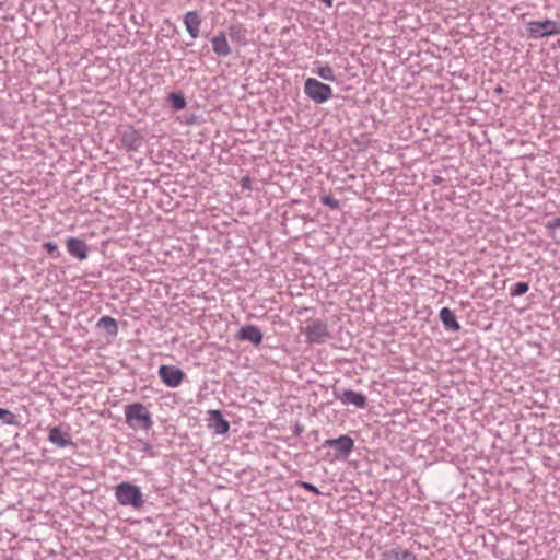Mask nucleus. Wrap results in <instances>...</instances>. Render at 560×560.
Listing matches in <instances>:
<instances>
[{"label":"nucleus","instance_id":"cd10ccee","mask_svg":"<svg viewBox=\"0 0 560 560\" xmlns=\"http://www.w3.org/2000/svg\"><path fill=\"white\" fill-rule=\"evenodd\" d=\"M242 186H243L244 188H249V186H250V179H249L248 177H244V178L242 179Z\"/></svg>","mask_w":560,"mask_h":560},{"label":"nucleus","instance_id":"0eeeda50","mask_svg":"<svg viewBox=\"0 0 560 560\" xmlns=\"http://www.w3.org/2000/svg\"><path fill=\"white\" fill-rule=\"evenodd\" d=\"M159 375L161 380L164 382V384L173 388L177 387L184 378L183 371L173 365L160 366Z\"/></svg>","mask_w":560,"mask_h":560},{"label":"nucleus","instance_id":"aec40b11","mask_svg":"<svg viewBox=\"0 0 560 560\" xmlns=\"http://www.w3.org/2000/svg\"><path fill=\"white\" fill-rule=\"evenodd\" d=\"M97 325L104 327L108 331V334H110L112 336H116L118 332V326H117L116 319H114L109 316H103L98 320Z\"/></svg>","mask_w":560,"mask_h":560},{"label":"nucleus","instance_id":"bb28decb","mask_svg":"<svg viewBox=\"0 0 560 560\" xmlns=\"http://www.w3.org/2000/svg\"><path fill=\"white\" fill-rule=\"evenodd\" d=\"M44 248L48 252V253H55L58 250V246L55 244V243H51V242H47L44 244Z\"/></svg>","mask_w":560,"mask_h":560},{"label":"nucleus","instance_id":"b1692460","mask_svg":"<svg viewBox=\"0 0 560 560\" xmlns=\"http://www.w3.org/2000/svg\"><path fill=\"white\" fill-rule=\"evenodd\" d=\"M0 419L7 424H13L15 417L10 410L0 408Z\"/></svg>","mask_w":560,"mask_h":560},{"label":"nucleus","instance_id":"f8f14e48","mask_svg":"<svg viewBox=\"0 0 560 560\" xmlns=\"http://www.w3.org/2000/svg\"><path fill=\"white\" fill-rule=\"evenodd\" d=\"M213 51L220 57H226L231 54V47L223 32H220L211 39Z\"/></svg>","mask_w":560,"mask_h":560},{"label":"nucleus","instance_id":"2eb2a0df","mask_svg":"<svg viewBox=\"0 0 560 560\" xmlns=\"http://www.w3.org/2000/svg\"><path fill=\"white\" fill-rule=\"evenodd\" d=\"M238 338L249 340L255 345H260L262 341V334L257 326L247 325L240 329Z\"/></svg>","mask_w":560,"mask_h":560},{"label":"nucleus","instance_id":"5701e85b","mask_svg":"<svg viewBox=\"0 0 560 560\" xmlns=\"http://www.w3.org/2000/svg\"><path fill=\"white\" fill-rule=\"evenodd\" d=\"M529 290V285L526 282H517L511 291L512 296H520L525 294Z\"/></svg>","mask_w":560,"mask_h":560},{"label":"nucleus","instance_id":"1a4fd4ad","mask_svg":"<svg viewBox=\"0 0 560 560\" xmlns=\"http://www.w3.org/2000/svg\"><path fill=\"white\" fill-rule=\"evenodd\" d=\"M324 445L337 448L341 455L347 456L351 453L354 446L353 440L348 435H341L338 439L326 440Z\"/></svg>","mask_w":560,"mask_h":560},{"label":"nucleus","instance_id":"f257e3e1","mask_svg":"<svg viewBox=\"0 0 560 560\" xmlns=\"http://www.w3.org/2000/svg\"><path fill=\"white\" fill-rule=\"evenodd\" d=\"M125 417L132 430H149L153 424L150 411L141 402L125 406Z\"/></svg>","mask_w":560,"mask_h":560},{"label":"nucleus","instance_id":"ddd939ff","mask_svg":"<svg viewBox=\"0 0 560 560\" xmlns=\"http://www.w3.org/2000/svg\"><path fill=\"white\" fill-rule=\"evenodd\" d=\"M339 399L346 405H354L358 408H365L366 406L365 395L354 390H345Z\"/></svg>","mask_w":560,"mask_h":560},{"label":"nucleus","instance_id":"39448f33","mask_svg":"<svg viewBox=\"0 0 560 560\" xmlns=\"http://www.w3.org/2000/svg\"><path fill=\"white\" fill-rule=\"evenodd\" d=\"M527 31L534 38L560 34V22L546 20L527 23Z\"/></svg>","mask_w":560,"mask_h":560},{"label":"nucleus","instance_id":"20e7f679","mask_svg":"<svg viewBox=\"0 0 560 560\" xmlns=\"http://www.w3.org/2000/svg\"><path fill=\"white\" fill-rule=\"evenodd\" d=\"M303 332L310 343H324L331 337L327 324L319 319L307 322Z\"/></svg>","mask_w":560,"mask_h":560},{"label":"nucleus","instance_id":"6ab92c4d","mask_svg":"<svg viewBox=\"0 0 560 560\" xmlns=\"http://www.w3.org/2000/svg\"><path fill=\"white\" fill-rule=\"evenodd\" d=\"M549 237L557 244L560 245V217L555 218L546 223Z\"/></svg>","mask_w":560,"mask_h":560},{"label":"nucleus","instance_id":"412c9836","mask_svg":"<svg viewBox=\"0 0 560 560\" xmlns=\"http://www.w3.org/2000/svg\"><path fill=\"white\" fill-rule=\"evenodd\" d=\"M314 72L326 81H335V72L334 69L329 65H319L316 67Z\"/></svg>","mask_w":560,"mask_h":560},{"label":"nucleus","instance_id":"a878e982","mask_svg":"<svg viewBox=\"0 0 560 560\" xmlns=\"http://www.w3.org/2000/svg\"><path fill=\"white\" fill-rule=\"evenodd\" d=\"M298 486L307 490V491H311L313 492L314 494H317L319 495L320 494V491L312 483L310 482H306V481H298Z\"/></svg>","mask_w":560,"mask_h":560},{"label":"nucleus","instance_id":"f3484780","mask_svg":"<svg viewBox=\"0 0 560 560\" xmlns=\"http://www.w3.org/2000/svg\"><path fill=\"white\" fill-rule=\"evenodd\" d=\"M440 319L447 330L458 331L460 329V325L457 322L455 314L448 307H443L440 311Z\"/></svg>","mask_w":560,"mask_h":560},{"label":"nucleus","instance_id":"dca6fc26","mask_svg":"<svg viewBox=\"0 0 560 560\" xmlns=\"http://www.w3.org/2000/svg\"><path fill=\"white\" fill-rule=\"evenodd\" d=\"M142 135L139 130L130 128L122 136V143L128 150H137L142 142Z\"/></svg>","mask_w":560,"mask_h":560},{"label":"nucleus","instance_id":"6e6552de","mask_svg":"<svg viewBox=\"0 0 560 560\" xmlns=\"http://www.w3.org/2000/svg\"><path fill=\"white\" fill-rule=\"evenodd\" d=\"M66 245L71 256L79 260H85L88 258V245L84 241L77 237H69Z\"/></svg>","mask_w":560,"mask_h":560},{"label":"nucleus","instance_id":"393cba45","mask_svg":"<svg viewBox=\"0 0 560 560\" xmlns=\"http://www.w3.org/2000/svg\"><path fill=\"white\" fill-rule=\"evenodd\" d=\"M320 200L324 205L328 206L331 209H337L339 207V201L330 195L323 196Z\"/></svg>","mask_w":560,"mask_h":560},{"label":"nucleus","instance_id":"a211bd4d","mask_svg":"<svg viewBox=\"0 0 560 560\" xmlns=\"http://www.w3.org/2000/svg\"><path fill=\"white\" fill-rule=\"evenodd\" d=\"M246 33H247L246 28L240 23L232 24L229 27V34H230L231 39L234 43H237L241 45H246V43H247Z\"/></svg>","mask_w":560,"mask_h":560},{"label":"nucleus","instance_id":"9d476101","mask_svg":"<svg viewBox=\"0 0 560 560\" xmlns=\"http://www.w3.org/2000/svg\"><path fill=\"white\" fill-rule=\"evenodd\" d=\"M210 423L211 428L217 434H225L230 429V423L223 418L220 410H210Z\"/></svg>","mask_w":560,"mask_h":560},{"label":"nucleus","instance_id":"f03ea898","mask_svg":"<svg viewBox=\"0 0 560 560\" xmlns=\"http://www.w3.org/2000/svg\"><path fill=\"white\" fill-rule=\"evenodd\" d=\"M116 498L121 505L133 509H140L144 503L140 488L129 482H121L116 487Z\"/></svg>","mask_w":560,"mask_h":560},{"label":"nucleus","instance_id":"4be33fe9","mask_svg":"<svg viewBox=\"0 0 560 560\" xmlns=\"http://www.w3.org/2000/svg\"><path fill=\"white\" fill-rule=\"evenodd\" d=\"M168 100H170L173 108H175L176 110H180L186 107V100L184 98L183 95H180L178 93H171L168 95Z\"/></svg>","mask_w":560,"mask_h":560},{"label":"nucleus","instance_id":"c85d7f7f","mask_svg":"<svg viewBox=\"0 0 560 560\" xmlns=\"http://www.w3.org/2000/svg\"><path fill=\"white\" fill-rule=\"evenodd\" d=\"M320 1L324 2L328 8H331L332 3H334V0H320Z\"/></svg>","mask_w":560,"mask_h":560},{"label":"nucleus","instance_id":"423d86ee","mask_svg":"<svg viewBox=\"0 0 560 560\" xmlns=\"http://www.w3.org/2000/svg\"><path fill=\"white\" fill-rule=\"evenodd\" d=\"M380 560H418V557L402 546H385L381 551Z\"/></svg>","mask_w":560,"mask_h":560},{"label":"nucleus","instance_id":"7ed1b4c3","mask_svg":"<svg viewBox=\"0 0 560 560\" xmlns=\"http://www.w3.org/2000/svg\"><path fill=\"white\" fill-rule=\"evenodd\" d=\"M305 94L316 103H325L332 95V89L316 79L308 78L304 83Z\"/></svg>","mask_w":560,"mask_h":560},{"label":"nucleus","instance_id":"4468645a","mask_svg":"<svg viewBox=\"0 0 560 560\" xmlns=\"http://www.w3.org/2000/svg\"><path fill=\"white\" fill-rule=\"evenodd\" d=\"M48 440L59 447L72 445V441L70 440L68 434L63 432L59 427H54L49 429Z\"/></svg>","mask_w":560,"mask_h":560},{"label":"nucleus","instance_id":"9b49d317","mask_svg":"<svg viewBox=\"0 0 560 560\" xmlns=\"http://www.w3.org/2000/svg\"><path fill=\"white\" fill-rule=\"evenodd\" d=\"M184 24L192 38H197L199 36L201 19L197 12H187L184 16Z\"/></svg>","mask_w":560,"mask_h":560}]
</instances>
